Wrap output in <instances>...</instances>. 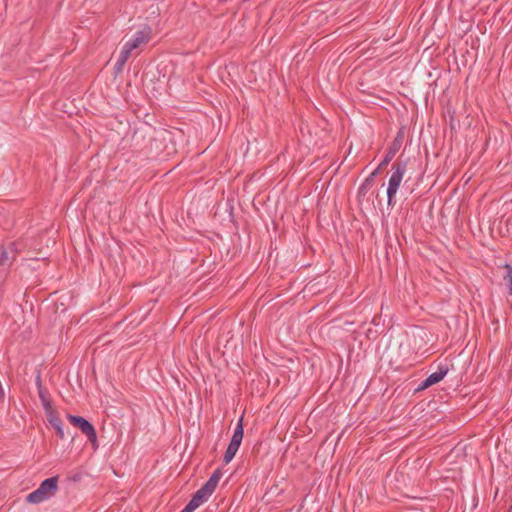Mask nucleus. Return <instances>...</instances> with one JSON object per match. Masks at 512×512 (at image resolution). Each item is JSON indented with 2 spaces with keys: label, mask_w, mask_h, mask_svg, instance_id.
Here are the masks:
<instances>
[{
  "label": "nucleus",
  "mask_w": 512,
  "mask_h": 512,
  "mask_svg": "<svg viewBox=\"0 0 512 512\" xmlns=\"http://www.w3.org/2000/svg\"><path fill=\"white\" fill-rule=\"evenodd\" d=\"M407 160L402 159V155L392 165V174L388 181L387 202L389 206H394L393 199L400 187L403 176L407 170Z\"/></svg>",
  "instance_id": "f257e3e1"
},
{
  "label": "nucleus",
  "mask_w": 512,
  "mask_h": 512,
  "mask_svg": "<svg viewBox=\"0 0 512 512\" xmlns=\"http://www.w3.org/2000/svg\"><path fill=\"white\" fill-rule=\"evenodd\" d=\"M58 476L43 480L39 487L27 495L26 501L32 504H39L50 499L58 490Z\"/></svg>",
  "instance_id": "f03ea898"
},
{
  "label": "nucleus",
  "mask_w": 512,
  "mask_h": 512,
  "mask_svg": "<svg viewBox=\"0 0 512 512\" xmlns=\"http://www.w3.org/2000/svg\"><path fill=\"white\" fill-rule=\"evenodd\" d=\"M67 419L74 427L78 428L92 444L97 442V433L91 422L82 416L72 414H68Z\"/></svg>",
  "instance_id": "7ed1b4c3"
},
{
  "label": "nucleus",
  "mask_w": 512,
  "mask_h": 512,
  "mask_svg": "<svg viewBox=\"0 0 512 512\" xmlns=\"http://www.w3.org/2000/svg\"><path fill=\"white\" fill-rule=\"evenodd\" d=\"M404 140V131L400 129L393 141L390 143L383 160L379 164V168L387 166L400 150Z\"/></svg>",
  "instance_id": "20e7f679"
},
{
  "label": "nucleus",
  "mask_w": 512,
  "mask_h": 512,
  "mask_svg": "<svg viewBox=\"0 0 512 512\" xmlns=\"http://www.w3.org/2000/svg\"><path fill=\"white\" fill-rule=\"evenodd\" d=\"M151 38V28L146 26L142 30L135 32V34L126 41L124 47L130 50L131 52L142 44L147 43Z\"/></svg>",
  "instance_id": "39448f33"
},
{
  "label": "nucleus",
  "mask_w": 512,
  "mask_h": 512,
  "mask_svg": "<svg viewBox=\"0 0 512 512\" xmlns=\"http://www.w3.org/2000/svg\"><path fill=\"white\" fill-rule=\"evenodd\" d=\"M449 368L447 364H441L438 366V370L434 373H431L425 380L421 382L416 391H422L427 389L428 387L439 383L448 373Z\"/></svg>",
  "instance_id": "423d86ee"
},
{
  "label": "nucleus",
  "mask_w": 512,
  "mask_h": 512,
  "mask_svg": "<svg viewBox=\"0 0 512 512\" xmlns=\"http://www.w3.org/2000/svg\"><path fill=\"white\" fill-rule=\"evenodd\" d=\"M14 258L11 257L8 249L5 246H0V282H3L8 273L11 265L14 263Z\"/></svg>",
  "instance_id": "0eeeda50"
},
{
  "label": "nucleus",
  "mask_w": 512,
  "mask_h": 512,
  "mask_svg": "<svg viewBox=\"0 0 512 512\" xmlns=\"http://www.w3.org/2000/svg\"><path fill=\"white\" fill-rule=\"evenodd\" d=\"M213 493L214 491L211 488L203 484V486L194 493L190 501L199 507L205 503Z\"/></svg>",
  "instance_id": "6e6552de"
},
{
  "label": "nucleus",
  "mask_w": 512,
  "mask_h": 512,
  "mask_svg": "<svg viewBox=\"0 0 512 512\" xmlns=\"http://www.w3.org/2000/svg\"><path fill=\"white\" fill-rule=\"evenodd\" d=\"M46 417L49 424L55 429L57 436L60 439H64L65 433L63 429V422L60 419L58 412L54 411L52 413H49L48 415H46Z\"/></svg>",
  "instance_id": "1a4fd4ad"
},
{
  "label": "nucleus",
  "mask_w": 512,
  "mask_h": 512,
  "mask_svg": "<svg viewBox=\"0 0 512 512\" xmlns=\"http://www.w3.org/2000/svg\"><path fill=\"white\" fill-rule=\"evenodd\" d=\"M38 396L43 406L45 415H48L49 413L56 411L52 406V401L48 389H40V391L38 392Z\"/></svg>",
  "instance_id": "9d476101"
},
{
  "label": "nucleus",
  "mask_w": 512,
  "mask_h": 512,
  "mask_svg": "<svg viewBox=\"0 0 512 512\" xmlns=\"http://www.w3.org/2000/svg\"><path fill=\"white\" fill-rule=\"evenodd\" d=\"M243 436H244V426H243V418L241 417L236 424V427L234 429V432H233V435H232V438H231L229 444H232L233 446L240 447V445L242 443Z\"/></svg>",
  "instance_id": "9b49d317"
},
{
  "label": "nucleus",
  "mask_w": 512,
  "mask_h": 512,
  "mask_svg": "<svg viewBox=\"0 0 512 512\" xmlns=\"http://www.w3.org/2000/svg\"><path fill=\"white\" fill-rule=\"evenodd\" d=\"M503 269L505 270V272L502 278L507 288L508 294L512 296V265L506 263L503 266Z\"/></svg>",
  "instance_id": "f8f14e48"
},
{
  "label": "nucleus",
  "mask_w": 512,
  "mask_h": 512,
  "mask_svg": "<svg viewBox=\"0 0 512 512\" xmlns=\"http://www.w3.org/2000/svg\"><path fill=\"white\" fill-rule=\"evenodd\" d=\"M221 476V469L218 468L212 473L210 478L204 484L211 488L213 491H215Z\"/></svg>",
  "instance_id": "ddd939ff"
},
{
  "label": "nucleus",
  "mask_w": 512,
  "mask_h": 512,
  "mask_svg": "<svg viewBox=\"0 0 512 512\" xmlns=\"http://www.w3.org/2000/svg\"><path fill=\"white\" fill-rule=\"evenodd\" d=\"M374 183H372V177H367L358 188V198L364 197L371 189Z\"/></svg>",
  "instance_id": "4468645a"
},
{
  "label": "nucleus",
  "mask_w": 512,
  "mask_h": 512,
  "mask_svg": "<svg viewBox=\"0 0 512 512\" xmlns=\"http://www.w3.org/2000/svg\"><path fill=\"white\" fill-rule=\"evenodd\" d=\"M6 249H8V252L10 253L11 257L16 260L18 254L22 251L23 245L21 242L13 241L10 242L7 246H5Z\"/></svg>",
  "instance_id": "2eb2a0df"
},
{
  "label": "nucleus",
  "mask_w": 512,
  "mask_h": 512,
  "mask_svg": "<svg viewBox=\"0 0 512 512\" xmlns=\"http://www.w3.org/2000/svg\"><path fill=\"white\" fill-rule=\"evenodd\" d=\"M238 449H239V447L233 446L232 444H228V447H227L224 457H223L224 463L228 464L229 462H231L232 459L235 457Z\"/></svg>",
  "instance_id": "dca6fc26"
},
{
  "label": "nucleus",
  "mask_w": 512,
  "mask_h": 512,
  "mask_svg": "<svg viewBox=\"0 0 512 512\" xmlns=\"http://www.w3.org/2000/svg\"><path fill=\"white\" fill-rule=\"evenodd\" d=\"M131 53L132 52L130 50H128L127 48H125L123 46V48L120 51V54H119L117 60L122 62V63H124V64H126V62L128 61L129 57L131 56Z\"/></svg>",
  "instance_id": "f3484780"
},
{
  "label": "nucleus",
  "mask_w": 512,
  "mask_h": 512,
  "mask_svg": "<svg viewBox=\"0 0 512 512\" xmlns=\"http://www.w3.org/2000/svg\"><path fill=\"white\" fill-rule=\"evenodd\" d=\"M198 507L191 501L181 510V512H194Z\"/></svg>",
  "instance_id": "a211bd4d"
},
{
  "label": "nucleus",
  "mask_w": 512,
  "mask_h": 512,
  "mask_svg": "<svg viewBox=\"0 0 512 512\" xmlns=\"http://www.w3.org/2000/svg\"><path fill=\"white\" fill-rule=\"evenodd\" d=\"M35 383H36V386H37V390L38 392L40 391V389H46L43 385H42V379H41V374L40 372L37 374L36 378H35Z\"/></svg>",
  "instance_id": "6ab92c4d"
},
{
  "label": "nucleus",
  "mask_w": 512,
  "mask_h": 512,
  "mask_svg": "<svg viewBox=\"0 0 512 512\" xmlns=\"http://www.w3.org/2000/svg\"><path fill=\"white\" fill-rule=\"evenodd\" d=\"M124 65H125L124 63H122V62H120V61H118V60H117V61H116V63H115V65H114V70H115V72H116V73H120V72L123 70Z\"/></svg>",
  "instance_id": "aec40b11"
},
{
  "label": "nucleus",
  "mask_w": 512,
  "mask_h": 512,
  "mask_svg": "<svg viewBox=\"0 0 512 512\" xmlns=\"http://www.w3.org/2000/svg\"><path fill=\"white\" fill-rule=\"evenodd\" d=\"M381 168L375 169L368 177H372V183H374V178L377 176Z\"/></svg>",
  "instance_id": "412c9836"
},
{
  "label": "nucleus",
  "mask_w": 512,
  "mask_h": 512,
  "mask_svg": "<svg viewBox=\"0 0 512 512\" xmlns=\"http://www.w3.org/2000/svg\"><path fill=\"white\" fill-rule=\"evenodd\" d=\"M507 512H512V505L509 507Z\"/></svg>",
  "instance_id": "4be33fe9"
}]
</instances>
